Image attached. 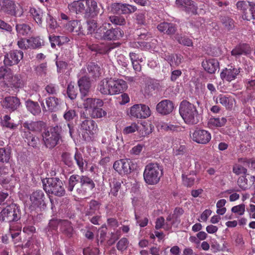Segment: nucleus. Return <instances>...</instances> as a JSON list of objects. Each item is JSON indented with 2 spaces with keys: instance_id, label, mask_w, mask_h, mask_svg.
Here are the masks:
<instances>
[{
  "instance_id": "obj_50",
  "label": "nucleus",
  "mask_w": 255,
  "mask_h": 255,
  "mask_svg": "<svg viewBox=\"0 0 255 255\" xmlns=\"http://www.w3.org/2000/svg\"><path fill=\"white\" fill-rule=\"evenodd\" d=\"M111 144L114 149H120L124 146L122 136L120 135L113 137L111 139Z\"/></svg>"
},
{
  "instance_id": "obj_52",
  "label": "nucleus",
  "mask_w": 255,
  "mask_h": 255,
  "mask_svg": "<svg viewBox=\"0 0 255 255\" xmlns=\"http://www.w3.org/2000/svg\"><path fill=\"white\" fill-rule=\"evenodd\" d=\"M30 11L35 21L38 24H41L42 23V18L43 17L46 18L44 14H46V13H43L40 11V9L36 10L35 8L31 9Z\"/></svg>"
},
{
  "instance_id": "obj_45",
  "label": "nucleus",
  "mask_w": 255,
  "mask_h": 255,
  "mask_svg": "<svg viewBox=\"0 0 255 255\" xmlns=\"http://www.w3.org/2000/svg\"><path fill=\"white\" fill-rule=\"evenodd\" d=\"M220 20L224 27L228 30H230L235 27L234 20L228 16H221Z\"/></svg>"
},
{
  "instance_id": "obj_37",
  "label": "nucleus",
  "mask_w": 255,
  "mask_h": 255,
  "mask_svg": "<svg viewBox=\"0 0 255 255\" xmlns=\"http://www.w3.org/2000/svg\"><path fill=\"white\" fill-rule=\"evenodd\" d=\"M123 181L121 180L117 179L116 178L110 180V184L111 187V193L114 196L118 195V193L121 188Z\"/></svg>"
},
{
  "instance_id": "obj_57",
  "label": "nucleus",
  "mask_w": 255,
  "mask_h": 255,
  "mask_svg": "<svg viewBox=\"0 0 255 255\" xmlns=\"http://www.w3.org/2000/svg\"><path fill=\"white\" fill-rule=\"evenodd\" d=\"M236 6L238 10H240L242 11V17L244 19V16H245V14H248L249 13L247 11V9L249 6V4H248V3L246 1L242 0L238 1L236 4Z\"/></svg>"
},
{
  "instance_id": "obj_12",
  "label": "nucleus",
  "mask_w": 255,
  "mask_h": 255,
  "mask_svg": "<svg viewBox=\"0 0 255 255\" xmlns=\"http://www.w3.org/2000/svg\"><path fill=\"white\" fill-rule=\"evenodd\" d=\"M133 165L129 159H121L114 162L113 168L120 175H125L131 173L133 170Z\"/></svg>"
},
{
  "instance_id": "obj_9",
  "label": "nucleus",
  "mask_w": 255,
  "mask_h": 255,
  "mask_svg": "<svg viewBox=\"0 0 255 255\" xmlns=\"http://www.w3.org/2000/svg\"><path fill=\"white\" fill-rule=\"evenodd\" d=\"M30 200L33 207L44 209L46 206L47 195L42 190H37L30 195Z\"/></svg>"
},
{
  "instance_id": "obj_11",
  "label": "nucleus",
  "mask_w": 255,
  "mask_h": 255,
  "mask_svg": "<svg viewBox=\"0 0 255 255\" xmlns=\"http://www.w3.org/2000/svg\"><path fill=\"white\" fill-rule=\"evenodd\" d=\"M23 52L20 50H12L6 53L3 60L5 66L17 65L23 59Z\"/></svg>"
},
{
  "instance_id": "obj_51",
  "label": "nucleus",
  "mask_w": 255,
  "mask_h": 255,
  "mask_svg": "<svg viewBox=\"0 0 255 255\" xmlns=\"http://www.w3.org/2000/svg\"><path fill=\"white\" fill-rule=\"evenodd\" d=\"M74 159L76 161L79 169L81 171L83 172L84 164L86 163V161L83 159L82 154L77 151L74 156Z\"/></svg>"
},
{
  "instance_id": "obj_44",
  "label": "nucleus",
  "mask_w": 255,
  "mask_h": 255,
  "mask_svg": "<svg viewBox=\"0 0 255 255\" xmlns=\"http://www.w3.org/2000/svg\"><path fill=\"white\" fill-rule=\"evenodd\" d=\"M2 127H5L11 130H15L17 128L18 125L14 123L8 115H5L3 117Z\"/></svg>"
},
{
  "instance_id": "obj_10",
  "label": "nucleus",
  "mask_w": 255,
  "mask_h": 255,
  "mask_svg": "<svg viewBox=\"0 0 255 255\" xmlns=\"http://www.w3.org/2000/svg\"><path fill=\"white\" fill-rule=\"evenodd\" d=\"M151 115L149 108L144 104H135L130 108V116L132 117L145 119Z\"/></svg>"
},
{
  "instance_id": "obj_3",
  "label": "nucleus",
  "mask_w": 255,
  "mask_h": 255,
  "mask_svg": "<svg viewBox=\"0 0 255 255\" xmlns=\"http://www.w3.org/2000/svg\"><path fill=\"white\" fill-rule=\"evenodd\" d=\"M124 31L120 28H113L110 23H105L98 27L94 37L98 40H116L123 37Z\"/></svg>"
},
{
  "instance_id": "obj_58",
  "label": "nucleus",
  "mask_w": 255,
  "mask_h": 255,
  "mask_svg": "<svg viewBox=\"0 0 255 255\" xmlns=\"http://www.w3.org/2000/svg\"><path fill=\"white\" fill-rule=\"evenodd\" d=\"M77 116V115L75 110L72 109H67L64 114L63 117L66 121L70 122Z\"/></svg>"
},
{
  "instance_id": "obj_7",
  "label": "nucleus",
  "mask_w": 255,
  "mask_h": 255,
  "mask_svg": "<svg viewBox=\"0 0 255 255\" xmlns=\"http://www.w3.org/2000/svg\"><path fill=\"white\" fill-rule=\"evenodd\" d=\"M0 11L15 17H20L23 13L22 8L10 0H0Z\"/></svg>"
},
{
  "instance_id": "obj_15",
  "label": "nucleus",
  "mask_w": 255,
  "mask_h": 255,
  "mask_svg": "<svg viewBox=\"0 0 255 255\" xmlns=\"http://www.w3.org/2000/svg\"><path fill=\"white\" fill-rule=\"evenodd\" d=\"M109 84L111 95L122 93L128 88L126 82L122 79L110 78Z\"/></svg>"
},
{
  "instance_id": "obj_13",
  "label": "nucleus",
  "mask_w": 255,
  "mask_h": 255,
  "mask_svg": "<svg viewBox=\"0 0 255 255\" xmlns=\"http://www.w3.org/2000/svg\"><path fill=\"white\" fill-rule=\"evenodd\" d=\"M95 187L94 181L87 176L83 175L81 182L78 187H77V193L82 195H85L86 193L91 192Z\"/></svg>"
},
{
  "instance_id": "obj_34",
  "label": "nucleus",
  "mask_w": 255,
  "mask_h": 255,
  "mask_svg": "<svg viewBox=\"0 0 255 255\" xmlns=\"http://www.w3.org/2000/svg\"><path fill=\"white\" fill-rule=\"evenodd\" d=\"M163 57L170 64L171 66H177L181 63V56L177 54L164 53Z\"/></svg>"
},
{
  "instance_id": "obj_53",
  "label": "nucleus",
  "mask_w": 255,
  "mask_h": 255,
  "mask_svg": "<svg viewBox=\"0 0 255 255\" xmlns=\"http://www.w3.org/2000/svg\"><path fill=\"white\" fill-rule=\"evenodd\" d=\"M176 4L178 6L184 7L190 9H195L194 2L191 0H176Z\"/></svg>"
},
{
  "instance_id": "obj_41",
  "label": "nucleus",
  "mask_w": 255,
  "mask_h": 255,
  "mask_svg": "<svg viewBox=\"0 0 255 255\" xmlns=\"http://www.w3.org/2000/svg\"><path fill=\"white\" fill-rule=\"evenodd\" d=\"M26 41L28 44V48H32L33 49L39 48L43 45V41L39 37H31L26 39Z\"/></svg>"
},
{
  "instance_id": "obj_64",
  "label": "nucleus",
  "mask_w": 255,
  "mask_h": 255,
  "mask_svg": "<svg viewBox=\"0 0 255 255\" xmlns=\"http://www.w3.org/2000/svg\"><path fill=\"white\" fill-rule=\"evenodd\" d=\"M46 16V21L48 24L49 27L52 29H54L57 25V22L54 19L53 17L48 13L44 14Z\"/></svg>"
},
{
  "instance_id": "obj_42",
  "label": "nucleus",
  "mask_w": 255,
  "mask_h": 255,
  "mask_svg": "<svg viewBox=\"0 0 255 255\" xmlns=\"http://www.w3.org/2000/svg\"><path fill=\"white\" fill-rule=\"evenodd\" d=\"M7 82H9V84L15 88H21L23 85V82L20 75H12L11 74L10 81Z\"/></svg>"
},
{
  "instance_id": "obj_54",
  "label": "nucleus",
  "mask_w": 255,
  "mask_h": 255,
  "mask_svg": "<svg viewBox=\"0 0 255 255\" xmlns=\"http://www.w3.org/2000/svg\"><path fill=\"white\" fill-rule=\"evenodd\" d=\"M10 157V152L9 149L0 148V162L7 163Z\"/></svg>"
},
{
  "instance_id": "obj_48",
  "label": "nucleus",
  "mask_w": 255,
  "mask_h": 255,
  "mask_svg": "<svg viewBox=\"0 0 255 255\" xmlns=\"http://www.w3.org/2000/svg\"><path fill=\"white\" fill-rule=\"evenodd\" d=\"M67 94L71 100H73L77 97L78 90L77 87H75L72 82H70L67 88Z\"/></svg>"
},
{
  "instance_id": "obj_38",
  "label": "nucleus",
  "mask_w": 255,
  "mask_h": 255,
  "mask_svg": "<svg viewBox=\"0 0 255 255\" xmlns=\"http://www.w3.org/2000/svg\"><path fill=\"white\" fill-rule=\"evenodd\" d=\"M87 68L89 74L93 78H96L100 76V68L97 64L94 62L90 63L87 65Z\"/></svg>"
},
{
  "instance_id": "obj_24",
  "label": "nucleus",
  "mask_w": 255,
  "mask_h": 255,
  "mask_svg": "<svg viewBox=\"0 0 255 255\" xmlns=\"http://www.w3.org/2000/svg\"><path fill=\"white\" fill-rule=\"evenodd\" d=\"M202 66L207 72L212 74L219 69V63L216 59H208L203 61Z\"/></svg>"
},
{
  "instance_id": "obj_60",
  "label": "nucleus",
  "mask_w": 255,
  "mask_h": 255,
  "mask_svg": "<svg viewBox=\"0 0 255 255\" xmlns=\"http://www.w3.org/2000/svg\"><path fill=\"white\" fill-rule=\"evenodd\" d=\"M83 101V107L86 110L91 108L92 109L95 107L94 98H83L82 99Z\"/></svg>"
},
{
  "instance_id": "obj_27",
  "label": "nucleus",
  "mask_w": 255,
  "mask_h": 255,
  "mask_svg": "<svg viewBox=\"0 0 255 255\" xmlns=\"http://www.w3.org/2000/svg\"><path fill=\"white\" fill-rule=\"evenodd\" d=\"M157 28L160 32L169 35L176 34L175 33L177 30L175 24L166 22L160 23L157 25Z\"/></svg>"
},
{
  "instance_id": "obj_26",
  "label": "nucleus",
  "mask_w": 255,
  "mask_h": 255,
  "mask_svg": "<svg viewBox=\"0 0 255 255\" xmlns=\"http://www.w3.org/2000/svg\"><path fill=\"white\" fill-rule=\"evenodd\" d=\"M80 126L81 129L86 131L88 134H94L98 130L97 124L92 119H86L83 121Z\"/></svg>"
},
{
  "instance_id": "obj_29",
  "label": "nucleus",
  "mask_w": 255,
  "mask_h": 255,
  "mask_svg": "<svg viewBox=\"0 0 255 255\" xmlns=\"http://www.w3.org/2000/svg\"><path fill=\"white\" fill-rule=\"evenodd\" d=\"M251 53V48L247 44H242L237 46L231 51V55L236 57L241 55H248Z\"/></svg>"
},
{
  "instance_id": "obj_16",
  "label": "nucleus",
  "mask_w": 255,
  "mask_h": 255,
  "mask_svg": "<svg viewBox=\"0 0 255 255\" xmlns=\"http://www.w3.org/2000/svg\"><path fill=\"white\" fill-rule=\"evenodd\" d=\"M112 10L118 14H130L136 10V7L129 4L114 3L111 6Z\"/></svg>"
},
{
  "instance_id": "obj_28",
  "label": "nucleus",
  "mask_w": 255,
  "mask_h": 255,
  "mask_svg": "<svg viewBox=\"0 0 255 255\" xmlns=\"http://www.w3.org/2000/svg\"><path fill=\"white\" fill-rule=\"evenodd\" d=\"M246 176H241L238 180V185L243 190H246L250 188L254 184L255 182V176L252 175L249 178V180L246 178Z\"/></svg>"
},
{
  "instance_id": "obj_22",
  "label": "nucleus",
  "mask_w": 255,
  "mask_h": 255,
  "mask_svg": "<svg viewBox=\"0 0 255 255\" xmlns=\"http://www.w3.org/2000/svg\"><path fill=\"white\" fill-rule=\"evenodd\" d=\"M79 90L81 93V99L87 96L90 92L91 87V82L89 78L83 76L80 78L78 81Z\"/></svg>"
},
{
  "instance_id": "obj_40",
  "label": "nucleus",
  "mask_w": 255,
  "mask_h": 255,
  "mask_svg": "<svg viewBox=\"0 0 255 255\" xmlns=\"http://www.w3.org/2000/svg\"><path fill=\"white\" fill-rule=\"evenodd\" d=\"M15 29L19 36H26L31 32L30 26L25 23L16 24Z\"/></svg>"
},
{
  "instance_id": "obj_36",
  "label": "nucleus",
  "mask_w": 255,
  "mask_h": 255,
  "mask_svg": "<svg viewBox=\"0 0 255 255\" xmlns=\"http://www.w3.org/2000/svg\"><path fill=\"white\" fill-rule=\"evenodd\" d=\"M83 175H79L78 174H73L70 176L68 180V185L67 189L69 191L72 192L74 187L77 188L76 185L79 183H81L82 177ZM79 186H77L78 187Z\"/></svg>"
},
{
  "instance_id": "obj_59",
  "label": "nucleus",
  "mask_w": 255,
  "mask_h": 255,
  "mask_svg": "<svg viewBox=\"0 0 255 255\" xmlns=\"http://www.w3.org/2000/svg\"><path fill=\"white\" fill-rule=\"evenodd\" d=\"M109 19L112 23L116 25H124L126 22L125 19L121 16H110Z\"/></svg>"
},
{
  "instance_id": "obj_6",
  "label": "nucleus",
  "mask_w": 255,
  "mask_h": 255,
  "mask_svg": "<svg viewBox=\"0 0 255 255\" xmlns=\"http://www.w3.org/2000/svg\"><path fill=\"white\" fill-rule=\"evenodd\" d=\"M62 129L60 126H55L48 128L42 134L43 140L45 146L50 149L53 148L58 144L61 138Z\"/></svg>"
},
{
  "instance_id": "obj_23",
  "label": "nucleus",
  "mask_w": 255,
  "mask_h": 255,
  "mask_svg": "<svg viewBox=\"0 0 255 255\" xmlns=\"http://www.w3.org/2000/svg\"><path fill=\"white\" fill-rule=\"evenodd\" d=\"M27 111L34 116H39L41 113V108L38 102L28 99L24 102Z\"/></svg>"
},
{
  "instance_id": "obj_35",
  "label": "nucleus",
  "mask_w": 255,
  "mask_h": 255,
  "mask_svg": "<svg viewBox=\"0 0 255 255\" xmlns=\"http://www.w3.org/2000/svg\"><path fill=\"white\" fill-rule=\"evenodd\" d=\"M23 137L27 140L28 144L33 148H38L39 139L38 137L33 136L29 131H25Z\"/></svg>"
},
{
  "instance_id": "obj_8",
  "label": "nucleus",
  "mask_w": 255,
  "mask_h": 255,
  "mask_svg": "<svg viewBox=\"0 0 255 255\" xmlns=\"http://www.w3.org/2000/svg\"><path fill=\"white\" fill-rule=\"evenodd\" d=\"M85 18H94L103 13V9L100 8L102 5L100 4L98 6L95 0H85Z\"/></svg>"
},
{
  "instance_id": "obj_55",
  "label": "nucleus",
  "mask_w": 255,
  "mask_h": 255,
  "mask_svg": "<svg viewBox=\"0 0 255 255\" xmlns=\"http://www.w3.org/2000/svg\"><path fill=\"white\" fill-rule=\"evenodd\" d=\"M249 11L248 14H245L244 19L251 20L255 19V3L249 2Z\"/></svg>"
},
{
  "instance_id": "obj_25",
  "label": "nucleus",
  "mask_w": 255,
  "mask_h": 255,
  "mask_svg": "<svg viewBox=\"0 0 255 255\" xmlns=\"http://www.w3.org/2000/svg\"><path fill=\"white\" fill-rule=\"evenodd\" d=\"M68 8L71 12L83 15L84 17L86 9L85 1L83 0L74 1L68 4Z\"/></svg>"
},
{
  "instance_id": "obj_5",
  "label": "nucleus",
  "mask_w": 255,
  "mask_h": 255,
  "mask_svg": "<svg viewBox=\"0 0 255 255\" xmlns=\"http://www.w3.org/2000/svg\"><path fill=\"white\" fill-rule=\"evenodd\" d=\"M43 189L48 194L58 197L65 195V190L62 181L57 177L46 178L43 179Z\"/></svg>"
},
{
  "instance_id": "obj_63",
  "label": "nucleus",
  "mask_w": 255,
  "mask_h": 255,
  "mask_svg": "<svg viewBox=\"0 0 255 255\" xmlns=\"http://www.w3.org/2000/svg\"><path fill=\"white\" fill-rule=\"evenodd\" d=\"M128 244V241L126 238H122L117 244V248L119 251H124L127 249Z\"/></svg>"
},
{
  "instance_id": "obj_30",
  "label": "nucleus",
  "mask_w": 255,
  "mask_h": 255,
  "mask_svg": "<svg viewBox=\"0 0 255 255\" xmlns=\"http://www.w3.org/2000/svg\"><path fill=\"white\" fill-rule=\"evenodd\" d=\"M101 203L97 200H92L88 204L89 208L85 212V216L90 217L93 215H96L97 213L99 212Z\"/></svg>"
},
{
  "instance_id": "obj_43",
  "label": "nucleus",
  "mask_w": 255,
  "mask_h": 255,
  "mask_svg": "<svg viewBox=\"0 0 255 255\" xmlns=\"http://www.w3.org/2000/svg\"><path fill=\"white\" fill-rule=\"evenodd\" d=\"M106 115L107 112L99 107H94L90 112V116L92 119L102 118Z\"/></svg>"
},
{
  "instance_id": "obj_62",
  "label": "nucleus",
  "mask_w": 255,
  "mask_h": 255,
  "mask_svg": "<svg viewBox=\"0 0 255 255\" xmlns=\"http://www.w3.org/2000/svg\"><path fill=\"white\" fill-rule=\"evenodd\" d=\"M66 220L53 218L50 220L49 223V228L53 230H56L57 229L59 224H64Z\"/></svg>"
},
{
  "instance_id": "obj_17",
  "label": "nucleus",
  "mask_w": 255,
  "mask_h": 255,
  "mask_svg": "<svg viewBox=\"0 0 255 255\" xmlns=\"http://www.w3.org/2000/svg\"><path fill=\"white\" fill-rule=\"evenodd\" d=\"M174 108V104L169 100H163L158 103L156 106L157 112L162 115L170 114Z\"/></svg>"
},
{
  "instance_id": "obj_14",
  "label": "nucleus",
  "mask_w": 255,
  "mask_h": 255,
  "mask_svg": "<svg viewBox=\"0 0 255 255\" xmlns=\"http://www.w3.org/2000/svg\"><path fill=\"white\" fill-rule=\"evenodd\" d=\"M191 135L192 139L198 143L206 144L211 138V134L205 129L197 128Z\"/></svg>"
},
{
  "instance_id": "obj_1",
  "label": "nucleus",
  "mask_w": 255,
  "mask_h": 255,
  "mask_svg": "<svg viewBox=\"0 0 255 255\" xmlns=\"http://www.w3.org/2000/svg\"><path fill=\"white\" fill-rule=\"evenodd\" d=\"M179 112L184 121L188 125H195L199 122L200 115L196 107L184 100L180 104Z\"/></svg>"
},
{
  "instance_id": "obj_33",
  "label": "nucleus",
  "mask_w": 255,
  "mask_h": 255,
  "mask_svg": "<svg viewBox=\"0 0 255 255\" xmlns=\"http://www.w3.org/2000/svg\"><path fill=\"white\" fill-rule=\"evenodd\" d=\"M61 161L64 165L70 169L75 168L74 156L69 152H64L61 154Z\"/></svg>"
},
{
  "instance_id": "obj_18",
  "label": "nucleus",
  "mask_w": 255,
  "mask_h": 255,
  "mask_svg": "<svg viewBox=\"0 0 255 255\" xmlns=\"http://www.w3.org/2000/svg\"><path fill=\"white\" fill-rule=\"evenodd\" d=\"M116 47L115 43L92 44L89 46V49L96 53V55L108 54L109 52Z\"/></svg>"
},
{
  "instance_id": "obj_56",
  "label": "nucleus",
  "mask_w": 255,
  "mask_h": 255,
  "mask_svg": "<svg viewBox=\"0 0 255 255\" xmlns=\"http://www.w3.org/2000/svg\"><path fill=\"white\" fill-rule=\"evenodd\" d=\"M64 226L62 228V233L64 235L66 236L68 238L72 237L73 234V228L70 225L69 222L66 220L64 222Z\"/></svg>"
},
{
  "instance_id": "obj_61",
  "label": "nucleus",
  "mask_w": 255,
  "mask_h": 255,
  "mask_svg": "<svg viewBox=\"0 0 255 255\" xmlns=\"http://www.w3.org/2000/svg\"><path fill=\"white\" fill-rule=\"evenodd\" d=\"M218 101L220 104H221L223 106L226 107H229L230 100L229 97L226 96L225 95L220 94L218 96V97L216 98V102L218 103Z\"/></svg>"
},
{
  "instance_id": "obj_2",
  "label": "nucleus",
  "mask_w": 255,
  "mask_h": 255,
  "mask_svg": "<svg viewBox=\"0 0 255 255\" xmlns=\"http://www.w3.org/2000/svg\"><path fill=\"white\" fill-rule=\"evenodd\" d=\"M0 222L8 223H17L21 217V210L19 206L15 203H11L0 207Z\"/></svg>"
},
{
  "instance_id": "obj_46",
  "label": "nucleus",
  "mask_w": 255,
  "mask_h": 255,
  "mask_svg": "<svg viewBox=\"0 0 255 255\" xmlns=\"http://www.w3.org/2000/svg\"><path fill=\"white\" fill-rule=\"evenodd\" d=\"M174 38L179 43L184 46H191L192 45L193 42L192 40L185 36H182L181 35L177 33L175 35Z\"/></svg>"
},
{
  "instance_id": "obj_19",
  "label": "nucleus",
  "mask_w": 255,
  "mask_h": 255,
  "mask_svg": "<svg viewBox=\"0 0 255 255\" xmlns=\"http://www.w3.org/2000/svg\"><path fill=\"white\" fill-rule=\"evenodd\" d=\"M23 127L29 131L41 132L46 129V124L42 121L26 122L23 124Z\"/></svg>"
},
{
  "instance_id": "obj_20",
  "label": "nucleus",
  "mask_w": 255,
  "mask_h": 255,
  "mask_svg": "<svg viewBox=\"0 0 255 255\" xmlns=\"http://www.w3.org/2000/svg\"><path fill=\"white\" fill-rule=\"evenodd\" d=\"M241 69V68H236L232 66H228V68H226L221 73V78L230 82L237 78Z\"/></svg>"
},
{
  "instance_id": "obj_39",
  "label": "nucleus",
  "mask_w": 255,
  "mask_h": 255,
  "mask_svg": "<svg viewBox=\"0 0 255 255\" xmlns=\"http://www.w3.org/2000/svg\"><path fill=\"white\" fill-rule=\"evenodd\" d=\"M11 70L5 66L0 67V81L6 83L10 81L11 77Z\"/></svg>"
},
{
  "instance_id": "obj_47",
  "label": "nucleus",
  "mask_w": 255,
  "mask_h": 255,
  "mask_svg": "<svg viewBox=\"0 0 255 255\" xmlns=\"http://www.w3.org/2000/svg\"><path fill=\"white\" fill-rule=\"evenodd\" d=\"M227 119L225 118H211L209 121V125L216 127H221L225 125Z\"/></svg>"
},
{
  "instance_id": "obj_49",
  "label": "nucleus",
  "mask_w": 255,
  "mask_h": 255,
  "mask_svg": "<svg viewBox=\"0 0 255 255\" xmlns=\"http://www.w3.org/2000/svg\"><path fill=\"white\" fill-rule=\"evenodd\" d=\"M68 30L70 32H78L81 30L80 21L78 20H72L66 25Z\"/></svg>"
},
{
  "instance_id": "obj_21",
  "label": "nucleus",
  "mask_w": 255,
  "mask_h": 255,
  "mask_svg": "<svg viewBox=\"0 0 255 255\" xmlns=\"http://www.w3.org/2000/svg\"><path fill=\"white\" fill-rule=\"evenodd\" d=\"M21 103L19 98L15 96L5 97L2 106L5 109L11 111L16 110L20 106Z\"/></svg>"
},
{
  "instance_id": "obj_4",
  "label": "nucleus",
  "mask_w": 255,
  "mask_h": 255,
  "mask_svg": "<svg viewBox=\"0 0 255 255\" xmlns=\"http://www.w3.org/2000/svg\"><path fill=\"white\" fill-rule=\"evenodd\" d=\"M163 174L162 168L157 163H150L147 164L143 172V179L148 185L157 184Z\"/></svg>"
},
{
  "instance_id": "obj_31",
  "label": "nucleus",
  "mask_w": 255,
  "mask_h": 255,
  "mask_svg": "<svg viewBox=\"0 0 255 255\" xmlns=\"http://www.w3.org/2000/svg\"><path fill=\"white\" fill-rule=\"evenodd\" d=\"M60 100L55 97H49L46 99L48 111L51 112L57 111L60 107Z\"/></svg>"
},
{
  "instance_id": "obj_32",
  "label": "nucleus",
  "mask_w": 255,
  "mask_h": 255,
  "mask_svg": "<svg viewBox=\"0 0 255 255\" xmlns=\"http://www.w3.org/2000/svg\"><path fill=\"white\" fill-rule=\"evenodd\" d=\"M97 90L103 95H111L109 79L105 78L100 81L98 84Z\"/></svg>"
}]
</instances>
